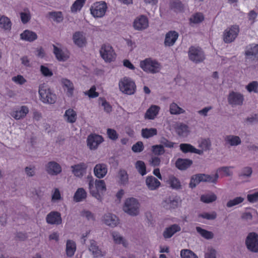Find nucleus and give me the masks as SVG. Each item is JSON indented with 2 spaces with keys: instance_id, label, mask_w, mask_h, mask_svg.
Segmentation results:
<instances>
[{
  "instance_id": "13d9d810",
  "label": "nucleus",
  "mask_w": 258,
  "mask_h": 258,
  "mask_svg": "<svg viewBox=\"0 0 258 258\" xmlns=\"http://www.w3.org/2000/svg\"><path fill=\"white\" fill-rule=\"evenodd\" d=\"M199 217H201L203 219L212 220H214L217 217V214L215 212H213L211 213L204 212L199 215Z\"/></svg>"
},
{
  "instance_id": "473e14b6",
  "label": "nucleus",
  "mask_w": 258,
  "mask_h": 258,
  "mask_svg": "<svg viewBox=\"0 0 258 258\" xmlns=\"http://www.w3.org/2000/svg\"><path fill=\"white\" fill-rule=\"evenodd\" d=\"M73 39L74 43L79 47H82L85 44V38L80 32H75L73 35Z\"/></svg>"
},
{
  "instance_id": "052dcab7",
  "label": "nucleus",
  "mask_w": 258,
  "mask_h": 258,
  "mask_svg": "<svg viewBox=\"0 0 258 258\" xmlns=\"http://www.w3.org/2000/svg\"><path fill=\"white\" fill-rule=\"evenodd\" d=\"M159 143L160 145H163L164 148V147L171 148L173 147L174 145V143L169 141L164 137L160 138Z\"/></svg>"
},
{
  "instance_id": "ea45409f",
  "label": "nucleus",
  "mask_w": 258,
  "mask_h": 258,
  "mask_svg": "<svg viewBox=\"0 0 258 258\" xmlns=\"http://www.w3.org/2000/svg\"><path fill=\"white\" fill-rule=\"evenodd\" d=\"M203 182L216 183L217 182L219 175L217 173L213 175L203 173Z\"/></svg>"
},
{
  "instance_id": "79ce46f5",
  "label": "nucleus",
  "mask_w": 258,
  "mask_h": 258,
  "mask_svg": "<svg viewBox=\"0 0 258 258\" xmlns=\"http://www.w3.org/2000/svg\"><path fill=\"white\" fill-rule=\"evenodd\" d=\"M49 17L52 19V20L57 22L60 23L62 21L63 17L61 12H50L48 13Z\"/></svg>"
},
{
  "instance_id": "aec40b11",
  "label": "nucleus",
  "mask_w": 258,
  "mask_h": 258,
  "mask_svg": "<svg viewBox=\"0 0 258 258\" xmlns=\"http://www.w3.org/2000/svg\"><path fill=\"white\" fill-rule=\"evenodd\" d=\"M94 173L97 178H103L107 173L106 165L103 163L96 164L94 168Z\"/></svg>"
},
{
  "instance_id": "393cba45",
  "label": "nucleus",
  "mask_w": 258,
  "mask_h": 258,
  "mask_svg": "<svg viewBox=\"0 0 258 258\" xmlns=\"http://www.w3.org/2000/svg\"><path fill=\"white\" fill-rule=\"evenodd\" d=\"M28 112V108L26 106H22L20 110L13 112L11 115L16 119H20L25 117Z\"/></svg>"
},
{
  "instance_id": "9d476101",
  "label": "nucleus",
  "mask_w": 258,
  "mask_h": 258,
  "mask_svg": "<svg viewBox=\"0 0 258 258\" xmlns=\"http://www.w3.org/2000/svg\"><path fill=\"white\" fill-rule=\"evenodd\" d=\"M45 171L50 175H57L62 171L61 166L55 161H49L45 166Z\"/></svg>"
},
{
  "instance_id": "5701e85b",
  "label": "nucleus",
  "mask_w": 258,
  "mask_h": 258,
  "mask_svg": "<svg viewBox=\"0 0 258 258\" xmlns=\"http://www.w3.org/2000/svg\"><path fill=\"white\" fill-rule=\"evenodd\" d=\"M162 205L166 210L175 209L178 207V200L170 197L163 201Z\"/></svg>"
},
{
  "instance_id": "4d7b16f0",
  "label": "nucleus",
  "mask_w": 258,
  "mask_h": 258,
  "mask_svg": "<svg viewBox=\"0 0 258 258\" xmlns=\"http://www.w3.org/2000/svg\"><path fill=\"white\" fill-rule=\"evenodd\" d=\"M180 149L184 153H192L194 147L189 144L182 143L179 146Z\"/></svg>"
},
{
  "instance_id": "dca6fc26",
  "label": "nucleus",
  "mask_w": 258,
  "mask_h": 258,
  "mask_svg": "<svg viewBox=\"0 0 258 258\" xmlns=\"http://www.w3.org/2000/svg\"><path fill=\"white\" fill-rule=\"evenodd\" d=\"M102 221L106 225L111 227H114L118 224V218L111 213L104 215L102 217Z\"/></svg>"
},
{
  "instance_id": "b1692460",
  "label": "nucleus",
  "mask_w": 258,
  "mask_h": 258,
  "mask_svg": "<svg viewBox=\"0 0 258 258\" xmlns=\"http://www.w3.org/2000/svg\"><path fill=\"white\" fill-rule=\"evenodd\" d=\"M192 164V161L188 159L178 158L175 162L176 167L180 170H184Z\"/></svg>"
},
{
  "instance_id": "49530a36",
  "label": "nucleus",
  "mask_w": 258,
  "mask_h": 258,
  "mask_svg": "<svg viewBox=\"0 0 258 258\" xmlns=\"http://www.w3.org/2000/svg\"><path fill=\"white\" fill-rule=\"evenodd\" d=\"M244 121L247 125L258 124V114L254 113L250 114L245 119Z\"/></svg>"
},
{
  "instance_id": "e433bc0d",
  "label": "nucleus",
  "mask_w": 258,
  "mask_h": 258,
  "mask_svg": "<svg viewBox=\"0 0 258 258\" xmlns=\"http://www.w3.org/2000/svg\"><path fill=\"white\" fill-rule=\"evenodd\" d=\"M87 193L83 188H79L75 193L74 200L77 202H81L86 199Z\"/></svg>"
},
{
  "instance_id": "2f4dec72",
  "label": "nucleus",
  "mask_w": 258,
  "mask_h": 258,
  "mask_svg": "<svg viewBox=\"0 0 258 258\" xmlns=\"http://www.w3.org/2000/svg\"><path fill=\"white\" fill-rule=\"evenodd\" d=\"M64 117L70 123H74L77 119V113L73 109L67 110L64 114Z\"/></svg>"
},
{
  "instance_id": "ddd939ff",
  "label": "nucleus",
  "mask_w": 258,
  "mask_h": 258,
  "mask_svg": "<svg viewBox=\"0 0 258 258\" xmlns=\"http://www.w3.org/2000/svg\"><path fill=\"white\" fill-rule=\"evenodd\" d=\"M90 246L89 247V250L92 252L94 257L98 258L103 257L106 255L105 251H102L97 245V242L94 240L92 239L90 241Z\"/></svg>"
},
{
  "instance_id": "cd10ccee",
  "label": "nucleus",
  "mask_w": 258,
  "mask_h": 258,
  "mask_svg": "<svg viewBox=\"0 0 258 258\" xmlns=\"http://www.w3.org/2000/svg\"><path fill=\"white\" fill-rule=\"evenodd\" d=\"M159 107L156 105H152L146 111L145 118L153 119L158 113Z\"/></svg>"
},
{
  "instance_id": "1a4fd4ad",
  "label": "nucleus",
  "mask_w": 258,
  "mask_h": 258,
  "mask_svg": "<svg viewBox=\"0 0 258 258\" xmlns=\"http://www.w3.org/2000/svg\"><path fill=\"white\" fill-rule=\"evenodd\" d=\"M239 31V27L237 25L232 26L230 29L226 30L223 37L224 42L230 43L233 41L237 37Z\"/></svg>"
},
{
  "instance_id": "c85d7f7f",
  "label": "nucleus",
  "mask_w": 258,
  "mask_h": 258,
  "mask_svg": "<svg viewBox=\"0 0 258 258\" xmlns=\"http://www.w3.org/2000/svg\"><path fill=\"white\" fill-rule=\"evenodd\" d=\"M61 82L63 85V87L67 89V95L69 97H72L74 93V85L72 82L67 79H62Z\"/></svg>"
},
{
  "instance_id": "c756f323",
  "label": "nucleus",
  "mask_w": 258,
  "mask_h": 258,
  "mask_svg": "<svg viewBox=\"0 0 258 258\" xmlns=\"http://www.w3.org/2000/svg\"><path fill=\"white\" fill-rule=\"evenodd\" d=\"M169 7L175 12H182L184 10V5L180 0H170Z\"/></svg>"
},
{
  "instance_id": "4be33fe9",
  "label": "nucleus",
  "mask_w": 258,
  "mask_h": 258,
  "mask_svg": "<svg viewBox=\"0 0 258 258\" xmlns=\"http://www.w3.org/2000/svg\"><path fill=\"white\" fill-rule=\"evenodd\" d=\"M148 26V20L146 17L142 16L134 23V28L138 30L146 29Z\"/></svg>"
},
{
  "instance_id": "0e129e2a",
  "label": "nucleus",
  "mask_w": 258,
  "mask_h": 258,
  "mask_svg": "<svg viewBox=\"0 0 258 258\" xmlns=\"http://www.w3.org/2000/svg\"><path fill=\"white\" fill-rule=\"evenodd\" d=\"M132 149L135 153L141 152L144 150L143 143L141 141L137 142L132 146Z\"/></svg>"
},
{
  "instance_id": "37998d69",
  "label": "nucleus",
  "mask_w": 258,
  "mask_h": 258,
  "mask_svg": "<svg viewBox=\"0 0 258 258\" xmlns=\"http://www.w3.org/2000/svg\"><path fill=\"white\" fill-rule=\"evenodd\" d=\"M216 195L212 193L211 194H206L202 195L201 197V201L205 203H211L217 200Z\"/></svg>"
},
{
  "instance_id": "4468645a",
  "label": "nucleus",
  "mask_w": 258,
  "mask_h": 258,
  "mask_svg": "<svg viewBox=\"0 0 258 258\" xmlns=\"http://www.w3.org/2000/svg\"><path fill=\"white\" fill-rule=\"evenodd\" d=\"M47 223L51 225H59L62 222L60 214L58 212H51L46 217Z\"/></svg>"
},
{
  "instance_id": "8fccbe9b",
  "label": "nucleus",
  "mask_w": 258,
  "mask_h": 258,
  "mask_svg": "<svg viewBox=\"0 0 258 258\" xmlns=\"http://www.w3.org/2000/svg\"><path fill=\"white\" fill-rule=\"evenodd\" d=\"M152 152L155 156H160L163 155L165 150L163 145H156L152 147Z\"/></svg>"
},
{
  "instance_id": "a211bd4d",
  "label": "nucleus",
  "mask_w": 258,
  "mask_h": 258,
  "mask_svg": "<svg viewBox=\"0 0 258 258\" xmlns=\"http://www.w3.org/2000/svg\"><path fill=\"white\" fill-rule=\"evenodd\" d=\"M245 55L248 59H258V44H251L247 46Z\"/></svg>"
},
{
  "instance_id": "0eeeda50",
  "label": "nucleus",
  "mask_w": 258,
  "mask_h": 258,
  "mask_svg": "<svg viewBox=\"0 0 258 258\" xmlns=\"http://www.w3.org/2000/svg\"><path fill=\"white\" fill-rule=\"evenodd\" d=\"M107 8L105 2H96L90 8L91 13L94 17L101 18L105 15Z\"/></svg>"
},
{
  "instance_id": "58836bf2",
  "label": "nucleus",
  "mask_w": 258,
  "mask_h": 258,
  "mask_svg": "<svg viewBox=\"0 0 258 258\" xmlns=\"http://www.w3.org/2000/svg\"><path fill=\"white\" fill-rule=\"evenodd\" d=\"M53 52L55 55V57L59 61H65L67 59L68 56L64 55L62 50L56 47L55 45H53Z\"/></svg>"
},
{
  "instance_id": "bb28decb",
  "label": "nucleus",
  "mask_w": 258,
  "mask_h": 258,
  "mask_svg": "<svg viewBox=\"0 0 258 258\" xmlns=\"http://www.w3.org/2000/svg\"><path fill=\"white\" fill-rule=\"evenodd\" d=\"M21 39L25 41L32 42L37 38L36 33L31 31L26 30L20 35Z\"/></svg>"
},
{
  "instance_id": "774afa93",
  "label": "nucleus",
  "mask_w": 258,
  "mask_h": 258,
  "mask_svg": "<svg viewBox=\"0 0 258 258\" xmlns=\"http://www.w3.org/2000/svg\"><path fill=\"white\" fill-rule=\"evenodd\" d=\"M107 134L109 139L114 141L116 140L118 137L117 133L114 129L108 128L107 130Z\"/></svg>"
},
{
  "instance_id": "a878e982",
  "label": "nucleus",
  "mask_w": 258,
  "mask_h": 258,
  "mask_svg": "<svg viewBox=\"0 0 258 258\" xmlns=\"http://www.w3.org/2000/svg\"><path fill=\"white\" fill-rule=\"evenodd\" d=\"M201 182H203V173L194 174L190 177L189 187L194 189Z\"/></svg>"
},
{
  "instance_id": "f3484780",
  "label": "nucleus",
  "mask_w": 258,
  "mask_h": 258,
  "mask_svg": "<svg viewBox=\"0 0 258 258\" xmlns=\"http://www.w3.org/2000/svg\"><path fill=\"white\" fill-rule=\"evenodd\" d=\"M181 230V227L177 224H174L166 227L163 232V236L165 239L171 238L175 233Z\"/></svg>"
},
{
  "instance_id": "20e7f679",
  "label": "nucleus",
  "mask_w": 258,
  "mask_h": 258,
  "mask_svg": "<svg viewBox=\"0 0 258 258\" xmlns=\"http://www.w3.org/2000/svg\"><path fill=\"white\" fill-rule=\"evenodd\" d=\"M189 60L198 63L202 62L205 59V56L202 49L199 47L190 46L188 51Z\"/></svg>"
},
{
  "instance_id": "e2e57ef3",
  "label": "nucleus",
  "mask_w": 258,
  "mask_h": 258,
  "mask_svg": "<svg viewBox=\"0 0 258 258\" xmlns=\"http://www.w3.org/2000/svg\"><path fill=\"white\" fill-rule=\"evenodd\" d=\"M246 88L249 92H258V83L256 81H252L249 83L246 87Z\"/></svg>"
},
{
  "instance_id": "680f3d73",
  "label": "nucleus",
  "mask_w": 258,
  "mask_h": 258,
  "mask_svg": "<svg viewBox=\"0 0 258 258\" xmlns=\"http://www.w3.org/2000/svg\"><path fill=\"white\" fill-rule=\"evenodd\" d=\"M204 16L201 13H197L190 18V21L194 24H198L204 20Z\"/></svg>"
},
{
  "instance_id": "6e6552de",
  "label": "nucleus",
  "mask_w": 258,
  "mask_h": 258,
  "mask_svg": "<svg viewBox=\"0 0 258 258\" xmlns=\"http://www.w3.org/2000/svg\"><path fill=\"white\" fill-rule=\"evenodd\" d=\"M100 53L106 62H111L115 58V53L112 46L109 44H103L100 50Z\"/></svg>"
},
{
  "instance_id": "423d86ee",
  "label": "nucleus",
  "mask_w": 258,
  "mask_h": 258,
  "mask_svg": "<svg viewBox=\"0 0 258 258\" xmlns=\"http://www.w3.org/2000/svg\"><path fill=\"white\" fill-rule=\"evenodd\" d=\"M247 248L252 252H258V234L255 232L249 233L245 239Z\"/></svg>"
},
{
  "instance_id": "a19ab883",
  "label": "nucleus",
  "mask_w": 258,
  "mask_h": 258,
  "mask_svg": "<svg viewBox=\"0 0 258 258\" xmlns=\"http://www.w3.org/2000/svg\"><path fill=\"white\" fill-rule=\"evenodd\" d=\"M76 250L75 243L72 240H68L67 242L66 252L69 256H72L74 254Z\"/></svg>"
},
{
  "instance_id": "4c0bfd02",
  "label": "nucleus",
  "mask_w": 258,
  "mask_h": 258,
  "mask_svg": "<svg viewBox=\"0 0 258 258\" xmlns=\"http://www.w3.org/2000/svg\"><path fill=\"white\" fill-rule=\"evenodd\" d=\"M11 22L10 20L5 16L0 17V28L5 30H10L11 28Z\"/></svg>"
},
{
  "instance_id": "72a5a7b5",
  "label": "nucleus",
  "mask_w": 258,
  "mask_h": 258,
  "mask_svg": "<svg viewBox=\"0 0 258 258\" xmlns=\"http://www.w3.org/2000/svg\"><path fill=\"white\" fill-rule=\"evenodd\" d=\"M141 134L144 138L148 139L156 135L157 131L155 128H145L142 130Z\"/></svg>"
},
{
  "instance_id": "f257e3e1",
  "label": "nucleus",
  "mask_w": 258,
  "mask_h": 258,
  "mask_svg": "<svg viewBox=\"0 0 258 258\" xmlns=\"http://www.w3.org/2000/svg\"><path fill=\"white\" fill-rule=\"evenodd\" d=\"M119 88L120 91L127 95L134 94L136 90L135 82L130 78L124 77L119 82Z\"/></svg>"
},
{
  "instance_id": "39448f33",
  "label": "nucleus",
  "mask_w": 258,
  "mask_h": 258,
  "mask_svg": "<svg viewBox=\"0 0 258 258\" xmlns=\"http://www.w3.org/2000/svg\"><path fill=\"white\" fill-rule=\"evenodd\" d=\"M141 68L145 72L152 74L158 72L160 69V63L150 58L146 59L140 62Z\"/></svg>"
},
{
  "instance_id": "a18cd8bd",
  "label": "nucleus",
  "mask_w": 258,
  "mask_h": 258,
  "mask_svg": "<svg viewBox=\"0 0 258 258\" xmlns=\"http://www.w3.org/2000/svg\"><path fill=\"white\" fill-rule=\"evenodd\" d=\"M188 127L187 125L181 123L176 128V132L179 136L185 137L187 135Z\"/></svg>"
},
{
  "instance_id": "412c9836",
  "label": "nucleus",
  "mask_w": 258,
  "mask_h": 258,
  "mask_svg": "<svg viewBox=\"0 0 258 258\" xmlns=\"http://www.w3.org/2000/svg\"><path fill=\"white\" fill-rule=\"evenodd\" d=\"M146 184L151 190H156L160 186V182L153 176H149L146 179Z\"/></svg>"
},
{
  "instance_id": "5fc2aeb1",
  "label": "nucleus",
  "mask_w": 258,
  "mask_h": 258,
  "mask_svg": "<svg viewBox=\"0 0 258 258\" xmlns=\"http://www.w3.org/2000/svg\"><path fill=\"white\" fill-rule=\"evenodd\" d=\"M182 258H198L195 253L189 249H182L180 251Z\"/></svg>"
},
{
  "instance_id": "6e6d98bb",
  "label": "nucleus",
  "mask_w": 258,
  "mask_h": 258,
  "mask_svg": "<svg viewBox=\"0 0 258 258\" xmlns=\"http://www.w3.org/2000/svg\"><path fill=\"white\" fill-rule=\"evenodd\" d=\"M252 173V169L250 167H244L241 171L240 173L239 174V176L240 177H250Z\"/></svg>"
},
{
  "instance_id": "603ef678",
  "label": "nucleus",
  "mask_w": 258,
  "mask_h": 258,
  "mask_svg": "<svg viewBox=\"0 0 258 258\" xmlns=\"http://www.w3.org/2000/svg\"><path fill=\"white\" fill-rule=\"evenodd\" d=\"M244 199L241 197H236L232 200H229L226 204V206L228 208H231L233 206H236L244 201Z\"/></svg>"
},
{
  "instance_id": "864d4df0",
  "label": "nucleus",
  "mask_w": 258,
  "mask_h": 258,
  "mask_svg": "<svg viewBox=\"0 0 258 258\" xmlns=\"http://www.w3.org/2000/svg\"><path fill=\"white\" fill-rule=\"evenodd\" d=\"M118 175L120 179V182L122 184H126L128 182V177L127 172L123 169L119 170Z\"/></svg>"
},
{
  "instance_id": "2eb2a0df",
  "label": "nucleus",
  "mask_w": 258,
  "mask_h": 258,
  "mask_svg": "<svg viewBox=\"0 0 258 258\" xmlns=\"http://www.w3.org/2000/svg\"><path fill=\"white\" fill-rule=\"evenodd\" d=\"M73 174L77 177H82L86 173L87 165L83 162L71 166Z\"/></svg>"
},
{
  "instance_id": "7ed1b4c3",
  "label": "nucleus",
  "mask_w": 258,
  "mask_h": 258,
  "mask_svg": "<svg viewBox=\"0 0 258 258\" xmlns=\"http://www.w3.org/2000/svg\"><path fill=\"white\" fill-rule=\"evenodd\" d=\"M140 204L138 201L134 198L126 200L123 206L124 211L132 216H136L139 214Z\"/></svg>"
},
{
  "instance_id": "338daca9",
  "label": "nucleus",
  "mask_w": 258,
  "mask_h": 258,
  "mask_svg": "<svg viewBox=\"0 0 258 258\" xmlns=\"http://www.w3.org/2000/svg\"><path fill=\"white\" fill-rule=\"evenodd\" d=\"M40 71L45 77H51L53 75L52 71L48 68L43 65L40 66Z\"/></svg>"
},
{
  "instance_id": "6ab92c4d",
  "label": "nucleus",
  "mask_w": 258,
  "mask_h": 258,
  "mask_svg": "<svg viewBox=\"0 0 258 258\" xmlns=\"http://www.w3.org/2000/svg\"><path fill=\"white\" fill-rule=\"evenodd\" d=\"M178 33L175 31H170L166 33L164 40L166 46H173L178 37Z\"/></svg>"
},
{
  "instance_id": "f704fd0d",
  "label": "nucleus",
  "mask_w": 258,
  "mask_h": 258,
  "mask_svg": "<svg viewBox=\"0 0 258 258\" xmlns=\"http://www.w3.org/2000/svg\"><path fill=\"white\" fill-rule=\"evenodd\" d=\"M196 230L202 237L206 239L210 240L214 238V234L211 231L203 229L201 227H196Z\"/></svg>"
},
{
  "instance_id": "f03ea898",
  "label": "nucleus",
  "mask_w": 258,
  "mask_h": 258,
  "mask_svg": "<svg viewBox=\"0 0 258 258\" xmlns=\"http://www.w3.org/2000/svg\"><path fill=\"white\" fill-rule=\"evenodd\" d=\"M39 94L41 97V100L44 103L53 104L56 100L55 94L52 93L50 91L49 88L44 84L39 86Z\"/></svg>"
},
{
  "instance_id": "69168bd1",
  "label": "nucleus",
  "mask_w": 258,
  "mask_h": 258,
  "mask_svg": "<svg viewBox=\"0 0 258 258\" xmlns=\"http://www.w3.org/2000/svg\"><path fill=\"white\" fill-rule=\"evenodd\" d=\"M20 17L21 21L23 24H26L31 19V15L28 11L27 12H21L20 13Z\"/></svg>"
},
{
  "instance_id": "de8ad7c7",
  "label": "nucleus",
  "mask_w": 258,
  "mask_h": 258,
  "mask_svg": "<svg viewBox=\"0 0 258 258\" xmlns=\"http://www.w3.org/2000/svg\"><path fill=\"white\" fill-rule=\"evenodd\" d=\"M170 112L172 114H179L184 113L185 111L176 103H172L170 105Z\"/></svg>"
},
{
  "instance_id": "bf43d9fd",
  "label": "nucleus",
  "mask_w": 258,
  "mask_h": 258,
  "mask_svg": "<svg viewBox=\"0 0 258 258\" xmlns=\"http://www.w3.org/2000/svg\"><path fill=\"white\" fill-rule=\"evenodd\" d=\"M95 187L97 190L99 191H105L106 190V184L103 180H95Z\"/></svg>"
},
{
  "instance_id": "9b49d317",
  "label": "nucleus",
  "mask_w": 258,
  "mask_h": 258,
  "mask_svg": "<svg viewBox=\"0 0 258 258\" xmlns=\"http://www.w3.org/2000/svg\"><path fill=\"white\" fill-rule=\"evenodd\" d=\"M103 141V138L100 135L91 134L87 138V145L91 150H95L98 145Z\"/></svg>"
},
{
  "instance_id": "c03bdc74",
  "label": "nucleus",
  "mask_w": 258,
  "mask_h": 258,
  "mask_svg": "<svg viewBox=\"0 0 258 258\" xmlns=\"http://www.w3.org/2000/svg\"><path fill=\"white\" fill-rule=\"evenodd\" d=\"M135 167L139 173L142 176L147 173L146 167L143 161H137L135 164Z\"/></svg>"
},
{
  "instance_id": "f8f14e48",
  "label": "nucleus",
  "mask_w": 258,
  "mask_h": 258,
  "mask_svg": "<svg viewBox=\"0 0 258 258\" xmlns=\"http://www.w3.org/2000/svg\"><path fill=\"white\" fill-rule=\"evenodd\" d=\"M243 96L239 93L232 92L229 93L228 97V101L229 104L233 105H241L243 101Z\"/></svg>"
},
{
  "instance_id": "7c9ffc66",
  "label": "nucleus",
  "mask_w": 258,
  "mask_h": 258,
  "mask_svg": "<svg viewBox=\"0 0 258 258\" xmlns=\"http://www.w3.org/2000/svg\"><path fill=\"white\" fill-rule=\"evenodd\" d=\"M225 141L231 146H235L241 144L240 138L237 136L228 135L225 137Z\"/></svg>"
},
{
  "instance_id": "3c124183",
  "label": "nucleus",
  "mask_w": 258,
  "mask_h": 258,
  "mask_svg": "<svg viewBox=\"0 0 258 258\" xmlns=\"http://www.w3.org/2000/svg\"><path fill=\"white\" fill-rule=\"evenodd\" d=\"M86 0H77L71 7V11L72 12H76L80 11L84 6Z\"/></svg>"
},
{
  "instance_id": "c9c22d12",
  "label": "nucleus",
  "mask_w": 258,
  "mask_h": 258,
  "mask_svg": "<svg viewBox=\"0 0 258 258\" xmlns=\"http://www.w3.org/2000/svg\"><path fill=\"white\" fill-rule=\"evenodd\" d=\"M167 182L173 189H178L181 188L180 182L176 177L173 175L169 177Z\"/></svg>"
},
{
  "instance_id": "09e8293b",
  "label": "nucleus",
  "mask_w": 258,
  "mask_h": 258,
  "mask_svg": "<svg viewBox=\"0 0 258 258\" xmlns=\"http://www.w3.org/2000/svg\"><path fill=\"white\" fill-rule=\"evenodd\" d=\"M112 236L116 243L122 244L123 246H126V244L125 241L118 232L115 231L112 232Z\"/></svg>"
}]
</instances>
